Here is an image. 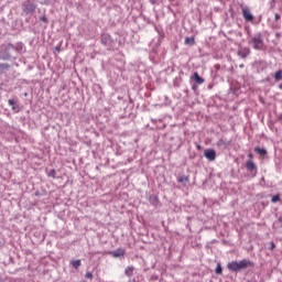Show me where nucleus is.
Instances as JSON below:
<instances>
[{"label":"nucleus","mask_w":282,"mask_h":282,"mask_svg":"<svg viewBox=\"0 0 282 282\" xmlns=\"http://www.w3.org/2000/svg\"><path fill=\"white\" fill-rule=\"evenodd\" d=\"M249 265H252V262H250V260H240L229 262L227 264V268L231 272H239V270H246V268H249Z\"/></svg>","instance_id":"1"},{"label":"nucleus","mask_w":282,"mask_h":282,"mask_svg":"<svg viewBox=\"0 0 282 282\" xmlns=\"http://www.w3.org/2000/svg\"><path fill=\"white\" fill-rule=\"evenodd\" d=\"M251 45L254 50H263V40H261V34L252 37Z\"/></svg>","instance_id":"2"},{"label":"nucleus","mask_w":282,"mask_h":282,"mask_svg":"<svg viewBox=\"0 0 282 282\" xmlns=\"http://www.w3.org/2000/svg\"><path fill=\"white\" fill-rule=\"evenodd\" d=\"M204 155L210 162H213V160H215V158H217V153L215 152V150H205Z\"/></svg>","instance_id":"3"},{"label":"nucleus","mask_w":282,"mask_h":282,"mask_svg":"<svg viewBox=\"0 0 282 282\" xmlns=\"http://www.w3.org/2000/svg\"><path fill=\"white\" fill-rule=\"evenodd\" d=\"M242 17L247 21H252V19H253L252 13H250V9H248V8L242 9Z\"/></svg>","instance_id":"4"},{"label":"nucleus","mask_w":282,"mask_h":282,"mask_svg":"<svg viewBox=\"0 0 282 282\" xmlns=\"http://www.w3.org/2000/svg\"><path fill=\"white\" fill-rule=\"evenodd\" d=\"M194 80L197 85H203L204 83V78H202L197 73H194Z\"/></svg>","instance_id":"5"},{"label":"nucleus","mask_w":282,"mask_h":282,"mask_svg":"<svg viewBox=\"0 0 282 282\" xmlns=\"http://www.w3.org/2000/svg\"><path fill=\"white\" fill-rule=\"evenodd\" d=\"M246 169H248V171H254V169H257V165H254L252 161H248L246 163Z\"/></svg>","instance_id":"6"},{"label":"nucleus","mask_w":282,"mask_h":282,"mask_svg":"<svg viewBox=\"0 0 282 282\" xmlns=\"http://www.w3.org/2000/svg\"><path fill=\"white\" fill-rule=\"evenodd\" d=\"M112 257H124V250L119 249L117 251L111 252Z\"/></svg>","instance_id":"7"},{"label":"nucleus","mask_w":282,"mask_h":282,"mask_svg":"<svg viewBox=\"0 0 282 282\" xmlns=\"http://www.w3.org/2000/svg\"><path fill=\"white\" fill-rule=\"evenodd\" d=\"M133 267H127L126 270H124V274L127 276H133Z\"/></svg>","instance_id":"8"},{"label":"nucleus","mask_w":282,"mask_h":282,"mask_svg":"<svg viewBox=\"0 0 282 282\" xmlns=\"http://www.w3.org/2000/svg\"><path fill=\"white\" fill-rule=\"evenodd\" d=\"M274 79L275 80H282V70H276L275 72Z\"/></svg>","instance_id":"9"},{"label":"nucleus","mask_w":282,"mask_h":282,"mask_svg":"<svg viewBox=\"0 0 282 282\" xmlns=\"http://www.w3.org/2000/svg\"><path fill=\"white\" fill-rule=\"evenodd\" d=\"M70 264L73 265V268L78 269L80 268V260H73Z\"/></svg>","instance_id":"10"},{"label":"nucleus","mask_w":282,"mask_h":282,"mask_svg":"<svg viewBox=\"0 0 282 282\" xmlns=\"http://www.w3.org/2000/svg\"><path fill=\"white\" fill-rule=\"evenodd\" d=\"M193 43H195V39H193V37L185 39V45H193Z\"/></svg>","instance_id":"11"},{"label":"nucleus","mask_w":282,"mask_h":282,"mask_svg":"<svg viewBox=\"0 0 282 282\" xmlns=\"http://www.w3.org/2000/svg\"><path fill=\"white\" fill-rule=\"evenodd\" d=\"M256 152L259 153V155H265L267 151L265 149L256 148Z\"/></svg>","instance_id":"12"},{"label":"nucleus","mask_w":282,"mask_h":282,"mask_svg":"<svg viewBox=\"0 0 282 282\" xmlns=\"http://www.w3.org/2000/svg\"><path fill=\"white\" fill-rule=\"evenodd\" d=\"M280 199H281V197L279 195H274V196H272L271 202H272V204H276V202H279Z\"/></svg>","instance_id":"13"},{"label":"nucleus","mask_w":282,"mask_h":282,"mask_svg":"<svg viewBox=\"0 0 282 282\" xmlns=\"http://www.w3.org/2000/svg\"><path fill=\"white\" fill-rule=\"evenodd\" d=\"M215 272L216 274H221V264H217Z\"/></svg>","instance_id":"14"},{"label":"nucleus","mask_w":282,"mask_h":282,"mask_svg":"<svg viewBox=\"0 0 282 282\" xmlns=\"http://www.w3.org/2000/svg\"><path fill=\"white\" fill-rule=\"evenodd\" d=\"M9 105H10V107H12L13 110L15 109V107H14V105H15L14 99H9Z\"/></svg>","instance_id":"15"},{"label":"nucleus","mask_w":282,"mask_h":282,"mask_svg":"<svg viewBox=\"0 0 282 282\" xmlns=\"http://www.w3.org/2000/svg\"><path fill=\"white\" fill-rule=\"evenodd\" d=\"M93 276H94V274H91V272H87V273L85 274V278H86V279H93Z\"/></svg>","instance_id":"16"},{"label":"nucleus","mask_w":282,"mask_h":282,"mask_svg":"<svg viewBox=\"0 0 282 282\" xmlns=\"http://www.w3.org/2000/svg\"><path fill=\"white\" fill-rule=\"evenodd\" d=\"M187 181H188L187 177H181V178H178V182H187Z\"/></svg>","instance_id":"17"},{"label":"nucleus","mask_w":282,"mask_h":282,"mask_svg":"<svg viewBox=\"0 0 282 282\" xmlns=\"http://www.w3.org/2000/svg\"><path fill=\"white\" fill-rule=\"evenodd\" d=\"M41 21H47V18H45V17H43V18H41Z\"/></svg>","instance_id":"18"},{"label":"nucleus","mask_w":282,"mask_h":282,"mask_svg":"<svg viewBox=\"0 0 282 282\" xmlns=\"http://www.w3.org/2000/svg\"><path fill=\"white\" fill-rule=\"evenodd\" d=\"M271 249H274V242L271 243Z\"/></svg>","instance_id":"19"},{"label":"nucleus","mask_w":282,"mask_h":282,"mask_svg":"<svg viewBox=\"0 0 282 282\" xmlns=\"http://www.w3.org/2000/svg\"><path fill=\"white\" fill-rule=\"evenodd\" d=\"M54 173H56L55 171H52L50 175H54Z\"/></svg>","instance_id":"20"},{"label":"nucleus","mask_w":282,"mask_h":282,"mask_svg":"<svg viewBox=\"0 0 282 282\" xmlns=\"http://www.w3.org/2000/svg\"><path fill=\"white\" fill-rule=\"evenodd\" d=\"M241 56H242V58H246V54H242Z\"/></svg>","instance_id":"21"},{"label":"nucleus","mask_w":282,"mask_h":282,"mask_svg":"<svg viewBox=\"0 0 282 282\" xmlns=\"http://www.w3.org/2000/svg\"><path fill=\"white\" fill-rule=\"evenodd\" d=\"M280 89H282V84L279 86Z\"/></svg>","instance_id":"22"},{"label":"nucleus","mask_w":282,"mask_h":282,"mask_svg":"<svg viewBox=\"0 0 282 282\" xmlns=\"http://www.w3.org/2000/svg\"><path fill=\"white\" fill-rule=\"evenodd\" d=\"M248 156H249V158H252V154H249Z\"/></svg>","instance_id":"23"}]
</instances>
